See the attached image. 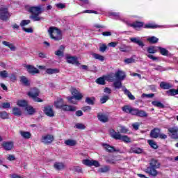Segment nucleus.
<instances>
[{
	"instance_id": "obj_27",
	"label": "nucleus",
	"mask_w": 178,
	"mask_h": 178,
	"mask_svg": "<svg viewBox=\"0 0 178 178\" xmlns=\"http://www.w3.org/2000/svg\"><path fill=\"white\" fill-rule=\"evenodd\" d=\"M64 144L68 145V147H74L77 144V142L73 139H68L64 142Z\"/></svg>"
},
{
	"instance_id": "obj_34",
	"label": "nucleus",
	"mask_w": 178,
	"mask_h": 178,
	"mask_svg": "<svg viewBox=\"0 0 178 178\" xmlns=\"http://www.w3.org/2000/svg\"><path fill=\"white\" fill-rule=\"evenodd\" d=\"M104 147V149H106V151H107L108 152H115L116 150L115 149V147L108 145V144H104L103 145Z\"/></svg>"
},
{
	"instance_id": "obj_24",
	"label": "nucleus",
	"mask_w": 178,
	"mask_h": 178,
	"mask_svg": "<svg viewBox=\"0 0 178 178\" xmlns=\"http://www.w3.org/2000/svg\"><path fill=\"white\" fill-rule=\"evenodd\" d=\"M160 87L163 90H169V88H172L173 86L168 82H161Z\"/></svg>"
},
{
	"instance_id": "obj_13",
	"label": "nucleus",
	"mask_w": 178,
	"mask_h": 178,
	"mask_svg": "<svg viewBox=\"0 0 178 178\" xmlns=\"http://www.w3.org/2000/svg\"><path fill=\"white\" fill-rule=\"evenodd\" d=\"M115 76L116 79H118V80L120 81H122V80L126 79V73L122 70H118L117 72H115Z\"/></svg>"
},
{
	"instance_id": "obj_17",
	"label": "nucleus",
	"mask_w": 178,
	"mask_h": 178,
	"mask_svg": "<svg viewBox=\"0 0 178 178\" xmlns=\"http://www.w3.org/2000/svg\"><path fill=\"white\" fill-rule=\"evenodd\" d=\"M122 91L124 92V94H125V95H127L129 99H131L132 101H134V99H136V97L131 94V92H130L129 90H127V88H126V87H122Z\"/></svg>"
},
{
	"instance_id": "obj_19",
	"label": "nucleus",
	"mask_w": 178,
	"mask_h": 178,
	"mask_svg": "<svg viewBox=\"0 0 178 178\" xmlns=\"http://www.w3.org/2000/svg\"><path fill=\"white\" fill-rule=\"evenodd\" d=\"M19 134L22 138H25V140H29V138H31V133L29 131H19Z\"/></svg>"
},
{
	"instance_id": "obj_40",
	"label": "nucleus",
	"mask_w": 178,
	"mask_h": 178,
	"mask_svg": "<svg viewBox=\"0 0 178 178\" xmlns=\"http://www.w3.org/2000/svg\"><path fill=\"white\" fill-rule=\"evenodd\" d=\"M147 52L149 54H156V52H158V47H149L147 48Z\"/></svg>"
},
{
	"instance_id": "obj_18",
	"label": "nucleus",
	"mask_w": 178,
	"mask_h": 178,
	"mask_svg": "<svg viewBox=\"0 0 178 178\" xmlns=\"http://www.w3.org/2000/svg\"><path fill=\"white\" fill-rule=\"evenodd\" d=\"M109 133L112 138H115V140H119V138H120V136H121L120 133L116 132L113 129H110Z\"/></svg>"
},
{
	"instance_id": "obj_21",
	"label": "nucleus",
	"mask_w": 178,
	"mask_h": 178,
	"mask_svg": "<svg viewBox=\"0 0 178 178\" xmlns=\"http://www.w3.org/2000/svg\"><path fill=\"white\" fill-rule=\"evenodd\" d=\"M3 45H5V47H8L10 49V51H16V46L13 44L11 42H7V41H3L2 42Z\"/></svg>"
},
{
	"instance_id": "obj_14",
	"label": "nucleus",
	"mask_w": 178,
	"mask_h": 178,
	"mask_svg": "<svg viewBox=\"0 0 178 178\" xmlns=\"http://www.w3.org/2000/svg\"><path fill=\"white\" fill-rule=\"evenodd\" d=\"M76 108L74 106H69L65 104L62 106V110L65 111L66 112H75L76 111Z\"/></svg>"
},
{
	"instance_id": "obj_41",
	"label": "nucleus",
	"mask_w": 178,
	"mask_h": 178,
	"mask_svg": "<svg viewBox=\"0 0 178 178\" xmlns=\"http://www.w3.org/2000/svg\"><path fill=\"white\" fill-rule=\"evenodd\" d=\"M92 56L93 58H95V59L101 60V62H104V60H105V58L104 57V56H102L95 53L92 54Z\"/></svg>"
},
{
	"instance_id": "obj_62",
	"label": "nucleus",
	"mask_w": 178,
	"mask_h": 178,
	"mask_svg": "<svg viewBox=\"0 0 178 178\" xmlns=\"http://www.w3.org/2000/svg\"><path fill=\"white\" fill-rule=\"evenodd\" d=\"M0 77H2V79H6V77H8V72H6V70L1 71Z\"/></svg>"
},
{
	"instance_id": "obj_26",
	"label": "nucleus",
	"mask_w": 178,
	"mask_h": 178,
	"mask_svg": "<svg viewBox=\"0 0 178 178\" xmlns=\"http://www.w3.org/2000/svg\"><path fill=\"white\" fill-rule=\"evenodd\" d=\"M54 167L56 170H63V169H65V164L63 163L56 162L54 163Z\"/></svg>"
},
{
	"instance_id": "obj_36",
	"label": "nucleus",
	"mask_w": 178,
	"mask_h": 178,
	"mask_svg": "<svg viewBox=\"0 0 178 178\" xmlns=\"http://www.w3.org/2000/svg\"><path fill=\"white\" fill-rule=\"evenodd\" d=\"M13 113L15 116H21L22 115V111L20 110V108H19L17 107H15V108H13Z\"/></svg>"
},
{
	"instance_id": "obj_5",
	"label": "nucleus",
	"mask_w": 178,
	"mask_h": 178,
	"mask_svg": "<svg viewBox=\"0 0 178 178\" xmlns=\"http://www.w3.org/2000/svg\"><path fill=\"white\" fill-rule=\"evenodd\" d=\"M157 168H155L154 167L148 166L145 168V173H147V175H149V176H152V177H156L158 175H159V172L156 170Z\"/></svg>"
},
{
	"instance_id": "obj_3",
	"label": "nucleus",
	"mask_w": 178,
	"mask_h": 178,
	"mask_svg": "<svg viewBox=\"0 0 178 178\" xmlns=\"http://www.w3.org/2000/svg\"><path fill=\"white\" fill-rule=\"evenodd\" d=\"M48 33L51 40H54V41H60L62 40V31L59 29L55 26L49 27Z\"/></svg>"
},
{
	"instance_id": "obj_50",
	"label": "nucleus",
	"mask_w": 178,
	"mask_h": 178,
	"mask_svg": "<svg viewBox=\"0 0 178 178\" xmlns=\"http://www.w3.org/2000/svg\"><path fill=\"white\" fill-rule=\"evenodd\" d=\"M147 41H149V42H151L152 44H156V42H158V38L152 36L147 38Z\"/></svg>"
},
{
	"instance_id": "obj_58",
	"label": "nucleus",
	"mask_w": 178,
	"mask_h": 178,
	"mask_svg": "<svg viewBox=\"0 0 178 178\" xmlns=\"http://www.w3.org/2000/svg\"><path fill=\"white\" fill-rule=\"evenodd\" d=\"M124 62L126 65H129V63H134L135 60L133 58H129L124 60Z\"/></svg>"
},
{
	"instance_id": "obj_7",
	"label": "nucleus",
	"mask_w": 178,
	"mask_h": 178,
	"mask_svg": "<svg viewBox=\"0 0 178 178\" xmlns=\"http://www.w3.org/2000/svg\"><path fill=\"white\" fill-rule=\"evenodd\" d=\"M10 17V14L8 11V8H1L0 9V19L1 20H8Z\"/></svg>"
},
{
	"instance_id": "obj_25",
	"label": "nucleus",
	"mask_w": 178,
	"mask_h": 178,
	"mask_svg": "<svg viewBox=\"0 0 178 178\" xmlns=\"http://www.w3.org/2000/svg\"><path fill=\"white\" fill-rule=\"evenodd\" d=\"M108 16H111L118 20H122V15H120V13L110 12L108 13Z\"/></svg>"
},
{
	"instance_id": "obj_42",
	"label": "nucleus",
	"mask_w": 178,
	"mask_h": 178,
	"mask_svg": "<svg viewBox=\"0 0 178 178\" xmlns=\"http://www.w3.org/2000/svg\"><path fill=\"white\" fill-rule=\"evenodd\" d=\"M152 105H153L154 106H156L157 108H165V106L163 105V104L158 101L152 102Z\"/></svg>"
},
{
	"instance_id": "obj_64",
	"label": "nucleus",
	"mask_w": 178,
	"mask_h": 178,
	"mask_svg": "<svg viewBox=\"0 0 178 178\" xmlns=\"http://www.w3.org/2000/svg\"><path fill=\"white\" fill-rule=\"evenodd\" d=\"M73 170L77 173H81L83 168H81L80 166H75L73 168Z\"/></svg>"
},
{
	"instance_id": "obj_35",
	"label": "nucleus",
	"mask_w": 178,
	"mask_h": 178,
	"mask_svg": "<svg viewBox=\"0 0 178 178\" xmlns=\"http://www.w3.org/2000/svg\"><path fill=\"white\" fill-rule=\"evenodd\" d=\"M166 94L169 97H173L175 95H177V92L175 89H170L166 91Z\"/></svg>"
},
{
	"instance_id": "obj_46",
	"label": "nucleus",
	"mask_w": 178,
	"mask_h": 178,
	"mask_svg": "<svg viewBox=\"0 0 178 178\" xmlns=\"http://www.w3.org/2000/svg\"><path fill=\"white\" fill-rule=\"evenodd\" d=\"M140 118H147L148 116V114L146 113L145 111L143 110H138V115Z\"/></svg>"
},
{
	"instance_id": "obj_52",
	"label": "nucleus",
	"mask_w": 178,
	"mask_h": 178,
	"mask_svg": "<svg viewBox=\"0 0 178 178\" xmlns=\"http://www.w3.org/2000/svg\"><path fill=\"white\" fill-rule=\"evenodd\" d=\"M131 152H134V154H142L143 149L139 147H133L131 148Z\"/></svg>"
},
{
	"instance_id": "obj_61",
	"label": "nucleus",
	"mask_w": 178,
	"mask_h": 178,
	"mask_svg": "<svg viewBox=\"0 0 178 178\" xmlns=\"http://www.w3.org/2000/svg\"><path fill=\"white\" fill-rule=\"evenodd\" d=\"M108 99H109V96L108 95H104L103 96L101 99H100V102L102 104H105V102H106V101H108Z\"/></svg>"
},
{
	"instance_id": "obj_54",
	"label": "nucleus",
	"mask_w": 178,
	"mask_h": 178,
	"mask_svg": "<svg viewBox=\"0 0 178 178\" xmlns=\"http://www.w3.org/2000/svg\"><path fill=\"white\" fill-rule=\"evenodd\" d=\"M119 49L121 52H127L129 47L126 44H122L119 47Z\"/></svg>"
},
{
	"instance_id": "obj_29",
	"label": "nucleus",
	"mask_w": 178,
	"mask_h": 178,
	"mask_svg": "<svg viewBox=\"0 0 178 178\" xmlns=\"http://www.w3.org/2000/svg\"><path fill=\"white\" fill-rule=\"evenodd\" d=\"M65 51V46L61 45L59 49L55 51V55L57 56H63V51Z\"/></svg>"
},
{
	"instance_id": "obj_20",
	"label": "nucleus",
	"mask_w": 178,
	"mask_h": 178,
	"mask_svg": "<svg viewBox=\"0 0 178 178\" xmlns=\"http://www.w3.org/2000/svg\"><path fill=\"white\" fill-rule=\"evenodd\" d=\"M3 147L4 149L6 151H10L12 148H13V142H4L3 143Z\"/></svg>"
},
{
	"instance_id": "obj_51",
	"label": "nucleus",
	"mask_w": 178,
	"mask_h": 178,
	"mask_svg": "<svg viewBox=\"0 0 178 178\" xmlns=\"http://www.w3.org/2000/svg\"><path fill=\"white\" fill-rule=\"evenodd\" d=\"M26 111H27L29 115H33V113H34L35 112L34 108L31 106H26Z\"/></svg>"
},
{
	"instance_id": "obj_45",
	"label": "nucleus",
	"mask_w": 178,
	"mask_h": 178,
	"mask_svg": "<svg viewBox=\"0 0 178 178\" xmlns=\"http://www.w3.org/2000/svg\"><path fill=\"white\" fill-rule=\"evenodd\" d=\"M30 23H31V21H30V19H24L21 21L19 26L23 29V27L27 26L28 24H30Z\"/></svg>"
},
{
	"instance_id": "obj_6",
	"label": "nucleus",
	"mask_w": 178,
	"mask_h": 178,
	"mask_svg": "<svg viewBox=\"0 0 178 178\" xmlns=\"http://www.w3.org/2000/svg\"><path fill=\"white\" fill-rule=\"evenodd\" d=\"M82 163L86 166H95V168H99V162L97 160L84 159Z\"/></svg>"
},
{
	"instance_id": "obj_10",
	"label": "nucleus",
	"mask_w": 178,
	"mask_h": 178,
	"mask_svg": "<svg viewBox=\"0 0 178 178\" xmlns=\"http://www.w3.org/2000/svg\"><path fill=\"white\" fill-rule=\"evenodd\" d=\"M168 131L170 133V136L171 138H174L175 140H177L178 138V135H177V131L178 129L176 127H171L168 129Z\"/></svg>"
},
{
	"instance_id": "obj_31",
	"label": "nucleus",
	"mask_w": 178,
	"mask_h": 178,
	"mask_svg": "<svg viewBox=\"0 0 178 178\" xmlns=\"http://www.w3.org/2000/svg\"><path fill=\"white\" fill-rule=\"evenodd\" d=\"M118 140H120L121 141H123L124 143H131V138H129L127 136H123L120 135V138Z\"/></svg>"
},
{
	"instance_id": "obj_55",
	"label": "nucleus",
	"mask_w": 178,
	"mask_h": 178,
	"mask_svg": "<svg viewBox=\"0 0 178 178\" xmlns=\"http://www.w3.org/2000/svg\"><path fill=\"white\" fill-rule=\"evenodd\" d=\"M158 25H155L154 24H147L144 25V29H156Z\"/></svg>"
},
{
	"instance_id": "obj_32",
	"label": "nucleus",
	"mask_w": 178,
	"mask_h": 178,
	"mask_svg": "<svg viewBox=\"0 0 178 178\" xmlns=\"http://www.w3.org/2000/svg\"><path fill=\"white\" fill-rule=\"evenodd\" d=\"M45 73L47 74H56V73H59V70L48 68V69L46 70Z\"/></svg>"
},
{
	"instance_id": "obj_63",
	"label": "nucleus",
	"mask_w": 178,
	"mask_h": 178,
	"mask_svg": "<svg viewBox=\"0 0 178 178\" xmlns=\"http://www.w3.org/2000/svg\"><path fill=\"white\" fill-rule=\"evenodd\" d=\"M120 131L123 134H126L127 133H128L129 129L126 128V127H120Z\"/></svg>"
},
{
	"instance_id": "obj_23",
	"label": "nucleus",
	"mask_w": 178,
	"mask_h": 178,
	"mask_svg": "<svg viewBox=\"0 0 178 178\" xmlns=\"http://www.w3.org/2000/svg\"><path fill=\"white\" fill-rule=\"evenodd\" d=\"M149 166L156 169H159V168L161 167V164L159 163V162H158V161L155 159H152L149 163Z\"/></svg>"
},
{
	"instance_id": "obj_43",
	"label": "nucleus",
	"mask_w": 178,
	"mask_h": 178,
	"mask_svg": "<svg viewBox=\"0 0 178 178\" xmlns=\"http://www.w3.org/2000/svg\"><path fill=\"white\" fill-rule=\"evenodd\" d=\"M147 143L149 145L152 147V148H154V149H158V145H156V143H155V141H154L153 140H147Z\"/></svg>"
},
{
	"instance_id": "obj_22",
	"label": "nucleus",
	"mask_w": 178,
	"mask_h": 178,
	"mask_svg": "<svg viewBox=\"0 0 178 178\" xmlns=\"http://www.w3.org/2000/svg\"><path fill=\"white\" fill-rule=\"evenodd\" d=\"M98 120L100 122H102V123H106V122H108V120H109V119L108 118V115H105V114H99L97 115Z\"/></svg>"
},
{
	"instance_id": "obj_37",
	"label": "nucleus",
	"mask_w": 178,
	"mask_h": 178,
	"mask_svg": "<svg viewBox=\"0 0 178 178\" xmlns=\"http://www.w3.org/2000/svg\"><path fill=\"white\" fill-rule=\"evenodd\" d=\"M143 26H144V23L140 22H134V24L130 25V26L134 27V29H138L140 27H143Z\"/></svg>"
},
{
	"instance_id": "obj_53",
	"label": "nucleus",
	"mask_w": 178,
	"mask_h": 178,
	"mask_svg": "<svg viewBox=\"0 0 178 178\" xmlns=\"http://www.w3.org/2000/svg\"><path fill=\"white\" fill-rule=\"evenodd\" d=\"M106 81H115V76L113 74L105 76Z\"/></svg>"
},
{
	"instance_id": "obj_11",
	"label": "nucleus",
	"mask_w": 178,
	"mask_h": 178,
	"mask_svg": "<svg viewBox=\"0 0 178 178\" xmlns=\"http://www.w3.org/2000/svg\"><path fill=\"white\" fill-rule=\"evenodd\" d=\"M26 69L27 70V72L30 73V74H37L38 73L40 72L38 69H37L33 65H26Z\"/></svg>"
},
{
	"instance_id": "obj_28",
	"label": "nucleus",
	"mask_w": 178,
	"mask_h": 178,
	"mask_svg": "<svg viewBox=\"0 0 178 178\" xmlns=\"http://www.w3.org/2000/svg\"><path fill=\"white\" fill-rule=\"evenodd\" d=\"M159 49L160 54L163 55V56H168L169 55V51H168L166 49L161 47H157V50Z\"/></svg>"
},
{
	"instance_id": "obj_15",
	"label": "nucleus",
	"mask_w": 178,
	"mask_h": 178,
	"mask_svg": "<svg viewBox=\"0 0 178 178\" xmlns=\"http://www.w3.org/2000/svg\"><path fill=\"white\" fill-rule=\"evenodd\" d=\"M44 112L47 116H49L50 118L54 116V110L49 106L44 107Z\"/></svg>"
},
{
	"instance_id": "obj_60",
	"label": "nucleus",
	"mask_w": 178,
	"mask_h": 178,
	"mask_svg": "<svg viewBox=\"0 0 178 178\" xmlns=\"http://www.w3.org/2000/svg\"><path fill=\"white\" fill-rule=\"evenodd\" d=\"M154 95H155L153 94V93H150V94H145V93H143L142 95V98H154Z\"/></svg>"
},
{
	"instance_id": "obj_1",
	"label": "nucleus",
	"mask_w": 178,
	"mask_h": 178,
	"mask_svg": "<svg viewBox=\"0 0 178 178\" xmlns=\"http://www.w3.org/2000/svg\"><path fill=\"white\" fill-rule=\"evenodd\" d=\"M26 9L29 13H31L30 15L29 19H31L33 22H41L44 20V17L40 16L41 13L45 12V9L42 8V6L38 5L37 6H26Z\"/></svg>"
},
{
	"instance_id": "obj_39",
	"label": "nucleus",
	"mask_w": 178,
	"mask_h": 178,
	"mask_svg": "<svg viewBox=\"0 0 178 178\" xmlns=\"http://www.w3.org/2000/svg\"><path fill=\"white\" fill-rule=\"evenodd\" d=\"M111 168L108 165H104L99 169V172L100 173H106V172H109Z\"/></svg>"
},
{
	"instance_id": "obj_4",
	"label": "nucleus",
	"mask_w": 178,
	"mask_h": 178,
	"mask_svg": "<svg viewBox=\"0 0 178 178\" xmlns=\"http://www.w3.org/2000/svg\"><path fill=\"white\" fill-rule=\"evenodd\" d=\"M27 95L30 97V98H32L35 102H42V99L38 97L40 95V90L36 88H33L28 92Z\"/></svg>"
},
{
	"instance_id": "obj_33",
	"label": "nucleus",
	"mask_w": 178,
	"mask_h": 178,
	"mask_svg": "<svg viewBox=\"0 0 178 178\" xmlns=\"http://www.w3.org/2000/svg\"><path fill=\"white\" fill-rule=\"evenodd\" d=\"M20 81L24 86H30V81L24 76H20Z\"/></svg>"
},
{
	"instance_id": "obj_56",
	"label": "nucleus",
	"mask_w": 178,
	"mask_h": 178,
	"mask_svg": "<svg viewBox=\"0 0 178 178\" xmlns=\"http://www.w3.org/2000/svg\"><path fill=\"white\" fill-rule=\"evenodd\" d=\"M108 49V47L106 44H102L99 47L100 52H105Z\"/></svg>"
},
{
	"instance_id": "obj_44",
	"label": "nucleus",
	"mask_w": 178,
	"mask_h": 178,
	"mask_svg": "<svg viewBox=\"0 0 178 178\" xmlns=\"http://www.w3.org/2000/svg\"><path fill=\"white\" fill-rule=\"evenodd\" d=\"M95 101V97H86V102L88 103V105H94V102Z\"/></svg>"
},
{
	"instance_id": "obj_48",
	"label": "nucleus",
	"mask_w": 178,
	"mask_h": 178,
	"mask_svg": "<svg viewBox=\"0 0 178 178\" xmlns=\"http://www.w3.org/2000/svg\"><path fill=\"white\" fill-rule=\"evenodd\" d=\"M105 76H103V77H100V78H98L97 80H96V83H97V84H100L102 86H104L105 85Z\"/></svg>"
},
{
	"instance_id": "obj_30",
	"label": "nucleus",
	"mask_w": 178,
	"mask_h": 178,
	"mask_svg": "<svg viewBox=\"0 0 178 178\" xmlns=\"http://www.w3.org/2000/svg\"><path fill=\"white\" fill-rule=\"evenodd\" d=\"M54 106L56 108H61L63 106V99L62 98L58 99L55 102H54Z\"/></svg>"
},
{
	"instance_id": "obj_16",
	"label": "nucleus",
	"mask_w": 178,
	"mask_h": 178,
	"mask_svg": "<svg viewBox=\"0 0 178 178\" xmlns=\"http://www.w3.org/2000/svg\"><path fill=\"white\" fill-rule=\"evenodd\" d=\"M160 133H161V129L156 128L151 131L150 136L152 138H158V137H159Z\"/></svg>"
},
{
	"instance_id": "obj_47",
	"label": "nucleus",
	"mask_w": 178,
	"mask_h": 178,
	"mask_svg": "<svg viewBox=\"0 0 178 178\" xmlns=\"http://www.w3.org/2000/svg\"><path fill=\"white\" fill-rule=\"evenodd\" d=\"M132 107L130 106H124L122 107L123 112H125V113H131Z\"/></svg>"
},
{
	"instance_id": "obj_57",
	"label": "nucleus",
	"mask_w": 178,
	"mask_h": 178,
	"mask_svg": "<svg viewBox=\"0 0 178 178\" xmlns=\"http://www.w3.org/2000/svg\"><path fill=\"white\" fill-rule=\"evenodd\" d=\"M8 113L6 111L0 112V118L1 119H8Z\"/></svg>"
},
{
	"instance_id": "obj_38",
	"label": "nucleus",
	"mask_w": 178,
	"mask_h": 178,
	"mask_svg": "<svg viewBox=\"0 0 178 178\" xmlns=\"http://www.w3.org/2000/svg\"><path fill=\"white\" fill-rule=\"evenodd\" d=\"M17 105H18V106H21L22 108H26L27 106V101L18 100L17 102Z\"/></svg>"
},
{
	"instance_id": "obj_9",
	"label": "nucleus",
	"mask_w": 178,
	"mask_h": 178,
	"mask_svg": "<svg viewBox=\"0 0 178 178\" xmlns=\"http://www.w3.org/2000/svg\"><path fill=\"white\" fill-rule=\"evenodd\" d=\"M66 60L67 63H70L71 65H75V66H80V63L77 60V57L76 56H70L69 55L66 56Z\"/></svg>"
},
{
	"instance_id": "obj_2",
	"label": "nucleus",
	"mask_w": 178,
	"mask_h": 178,
	"mask_svg": "<svg viewBox=\"0 0 178 178\" xmlns=\"http://www.w3.org/2000/svg\"><path fill=\"white\" fill-rule=\"evenodd\" d=\"M72 97H67V99L70 104L77 105V101H81L83 99V94L76 89H72L71 90Z\"/></svg>"
},
{
	"instance_id": "obj_8",
	"label": "nucleus",
	"mask_w": 178,
	"mask_h": 178,
	"mask_svg": "<svg viewBox=\"0 0 178 178\" xmlns=\"http://www.w3.org/2000/svg\"><path fill=\"white\" fill-rule=\"evenodd\" d=\"M54 141V136L51 134H46L42 136L41 143L48 145L51 144Z\"/></svg>"
},
{
	"instance_id": "obj_49",
	"label": "nucleus",
	"mask_w": 178,
	"mask_h": 178,
	"mask_svg": "<svg viewBox=\"0 0 178 178\" xmlns=\"http://www.w3.org/2000/svg\"><path fill=\"white\" fill-rule=\"evenodd\" d=\"M113 86L115 88L119 89V88H123L124 86H122V81H116L113 83Z\"/></svg>"
},
{
	"instance_id": "obj_59",
	"label": "nucleus",
	"mask_w": 178,
	"mask_h": 178,
	"mask_svg": "<svg viewBox=\"0 0 178 178\" xmlns=\"http://www.w3.org/2000/svg\"><path fill=\"white\" fill-rule=\"evenodd\" d=\"M75 127L76 129H79L80 130H84V129H86V125L81 123H78L75 125Z\"/></svg>"
},
{
	"instance_id": "obj_12",
	"label": "nucleus",
	"mask_w": 178,
	"mask_h": 178,
	"mask_svg": "<svg viewBox=\"0 0 178 178\" xmlns=\"http://www.w3.org/2000/svg\"><path fill=\"white\" fill-rule=\"evenodd\" d=\"M131 42H134V44H137L139 47H141L143 48L144 47V42L141 41V39H140V37L136 38H129Z\"/></svg>"
}]
</instances>
